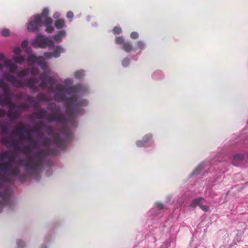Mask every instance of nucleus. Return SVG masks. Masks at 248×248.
I'll return each mask as SVG.
<instances>
[{
  "mask_svg": "<svg viewBox=\"0 0 248 248\" xmlns=\"http://www.w3.org/2000/svg\"><path fill=\"white\" fill-rule=\"evenodd\" d=\"M156 206L158 209H162L164 208V205L161 203H157Z\"/></svg>",
  "mask_w": 248,
  "mask_h": 248,
  "instance_id": "obj_47",
  "label": "nucleus"
},
{
  "mask_svg": "<svg viewBox=\"0 0 248 248\" xmlns=\"http://www.w3.org/2000/svg\"><path fill=\"white\" fill-rule=\"evenodd\" d=\"M49 14V11L47 8H45L42 12L41 15H38L41 17L42 22H44L45 20L47 18H51L48 16Z\"/></svg>",
  "mask_w": 248,
  "mask_h": 248,
  "instance_id": "obj_20",
  "label": "nucleus"
},
{
  "mask_svg": "<svg viewBox=\"0 0 248 248\" xmlns=\"http://www.w3.org/2000/svg\"><path fill=\"white\" fill-rule=\"evenodd\" d=\"M31 45L35 48H45L54 46V44L49 37L38 34L32 41Z\"/></svg>",
  "mask_w": 248,
  "mask_h": 248,
  "instance_id": "obj_10",
  "label": "nucleus"
},
{
  "mask_svg": "<svg viewBox=\"0 0 248 248\" xmlns=\"http://www.w3.org/2000/svg\"><path fill=\"white\" fill-rule=\"evenodd\" d=\"M1 140L3 145H9L16 150H21V151L26 155V159L24 161L23 165L26 170L33 176L39 175V171L46 156L49 155H55L56 153L54 150L47 151L45 148L38 150L33 155H31L30 154L32 152V149L30 146H26L21 149L18 141L12 140L10 141L8 138L5 136L2 137Z\"/></svg>",
  "mask_w": 248,
  "mask_h": 248,
  "instance_id": "obj_1",
  "label": "nucleus"
},
{
  "mask_svg": "<svg viewBox=\"0 0 248 248\" xmlns=\"http://www.w3.org/2000/svg\"><path fill=\"white\" fill-rule=\"evenodd\" d=\"M3 65L9 69V72L10 73H16L17 66L16 64L12 63L11 60L5 59L4 60Z\"/></svg>",
  "mask_w": 248,
  "mask_h": 248,
  "instance_id": "obj_13",
  "label": "nucleus"
},
{
  "mask_svg": "<svg viewBox=\"0 0 248 248\" xmlns=\"http://www.w3.org/2000/svg\"><path fill=\"white\" fill-rule=\"evenodd\" d=\"M73 87L69 88L72 89ZM57 92L54 95L55 101L61 102L64 101L65 103V113L70 117H73L75 113L81 114L83 110H78L79 107L85 106L87 104L86 100L81 99L78 96L66 97L65 92L68 91L69 89L65 88L63 85L58 84L56 86Z\"/></svg>",
  "mask_w": 248,
  "mask_h": 248,
  "instance_id": "obj_2",
  "label": "nucleus"
},
{
  "mask_svg": "<svg viewBox=\"0 0 248 248\" xmlns=\"http://www.w3.org/2000/svg\"><path fill=\"white\" fill-rule=\"evenodd\" d=\"M152 138V135H146L144 136L142 140L144 143H147Z\"/></svg>",
  "mask_w": 248,
  "mask_h": 248,
  "instance_id": "obj_33",
  "label": "nucleus"
},
{
  "mask_svg": "<svg viewBox=\"0 0 248 248\" xmlns=\"http://www.w3.org/2000/svg\"><path fill=\"white\" fill-rule=\"evenodd\" d=\"M64 52L63 48L61 46H56L52 53L53 57L54 58H58L60 57L61 53Z\"/></svg>",
  "mask_w": 248,
  "mask_h": 248,
  "instance_id": "obj_16",
  "label": "nucleus"
},
{
  "mask_svg": "<svg viewBox=\"0 0 248 248\" xmlns=\"http://www.w3.org/2000/svg\"><path fill=\"white\" fill-rule=\"evenodd\" d=\"M4 58V55L2 53H0V60H2Z\"/></svg>",
  "mask_w": 248,
  "mask_h": 248,
  "instance_id": "obj_50",
  "label": "nucleus"
},
{
  "mask_svg": "<svg viewBox=\"0 0 248 248\" xmlns=\"http://www.w3.org/2000/svg\"><path fill=\"white\" fill-rule=\"evenodd\" d=\"M17 245L20 247H24L25 245L24 242L21 240H18L17 242Z\"/></svg>",
  "mask_w": 248,
  "mask_h": 248,
  "instance_id": "obj_44",
  "label": "nucleus"
},
{
  "mask_svg": "<svg viewBox=\"0 0 248 248\" xmlns=\"http://www.w3.org/2000/svg\"><path fill=\"white\" fill-rule=\"evenodd\" d=\"M8 116L10 119H16L18 117V114L16 112L10 111L8 113Z\"/></svg>",
  "mask_w": 248,
  "mask_h": 248,
  "instance_id": "obj_25",
  "label": "nucleus"
},
{
  "mask_svg": "<svg viewBox=\"0 0 248 248\" xmlns=\"http://www.w3.org/2000/svg\"><path fill=\"white\" fill-rule=\"evenodd\" d=\"M123 49L126 52H129L133 50V46L132 43L129 42H126L124 43Z\"/></svg>",
  "mask_w": 248,
  "mask_h": 248,
  "instance_id": "obj_18",
  "label": "nucleus"
},
{
  "mask_svg": "<svg viewBox=\"0 0 248 248\" xmlns=\"http://www.w3.org/2000/svg\"><path fill=\"white\" fill-rule=\"evenodd\" d=\"M65 26V21L63 19H59L55 21V26L58 29H61Z\"/></svg>",
  "mask_w": 248,
  "mask_h": 248,
  "instance_id": "obj_19",
  "label": "nucleus"
},
{
  "mask_svg": "<svg viewBox=\"0 0 248 248\" xmlns=\"http://www.w3.org/2000/svg\"><path fill=\"white\" fill-rule=\"evenodd\" d=\"M136 145L137 146L141 147L142 146H145V143L143 142V140H139L136 142Z\"/></svg>",
  "mask_w": 248,
  "mask_h": 248,
  "instance_id": "obj_39",
  "label": "nucleus"
},
{
  "mask_svg": "<svg viewBox=\"0 0 248 248\" xmlns=\"http://www.w3.org/2000/svg\"><path fill=\"white\" fill-rule=\"evenodd\" d=\"M1 34L2 36H3L4 37L8 36L10 34L9 30L7 29H4L2 30L1 32Z\"/></svg>",
  "mask_w": 248,
  "mask_h": 248,
  "instance_id": "obj_32",
  "label": "nucleus"
},
{
  "mask_svg": "<svg viewBox=\"0 0 248 248\" xmlns=\"http://www.w3.org/2000/svg\"><path fill=\"white\" fill-rule=\"evenodd\" d=\"M37 99L40 101H45L46 100V97L43 93H39L36 96Z\"/></svg>",
  "mask_w": 248,
  "mask_h": 248,
  "instance_id": "obj_27",
  "label": "nucleus"
},
{
  "mask_svg": "<svg viewBox=\"0 0 248 248\" xmlns=\"http://www.w3.org/2000/svg\"><path fill=\"white\" fill-rule=\"evenodd\" d=\"M60 16V14L59 13H55L54 15H53V17L54 18H57L58 17H59Z\"/></svg>",
  "mask_w": 248,
  "mask_h": 248,
  "instance_id": "obj_48",
  "label": "nucleus"
},
{
  "mask_svg": "<svg viewBox=\"0 0 248 248\" xmlns=\"http://www.w3.org/2000/svg\"><path fill=\"white\" fill-rule=\"evenodd\" d=\"M28 45V42L27 40H24L21 43V46L23 48H26Z\"/></svg>",
  "mask_w": 248,
  "mask_h": 248,
  "instance_id": "obj_42",
  "label": "nucleus"
},
{
  "mask_svg": "<svg viewBox=\"0 0 248 248\" xmlns=\"http://www.w3.org/2000/svg\"><path fill=\"white\" fill-rule=\"evenodd\" d=\"M29 72L30 71L29 69H22L18 73L17 77L19 78H23L27 76Z\"/></svg>",
  "mask_w": 248,
  "mask_h": 248,
  "instance_id": "obj_22",
  "label": "nucleus"
},
{
  "mask_svg": "<svg viewBox=\"0 0 248 248\" xmlns=\"http://www.w3.org/2000/svg\"><path fill=\"white\" fill-rule=\"evenodd\" d=\"M13 59L16 62L19 64L22 63L25 61L24 57L21 55L14 56Z\"/></svg>",
  "mask_w": 248,
  "mask_h": 248,
  "instance_id": "obj_21",
  "label": "nucleus"
},
{
  "mask_svg": "<svg viewBox=\"0 0 248 248\" xmlns=\"http://www.w3.org/2000/svg\"><path fill=\"white\" fill-rule=\"evenodd\" d=\"M233 158L235 160H241L243 158V155L241 154H237L233 156Z\"/></svg>",
  "mask_w": 248,
  "mask_h": 248,
  "instance_id": "obj_36",
  "label": "nucleus"
},
{
  "mask_svg": "<svg viewBox=\"0 0 248 248\" xmlns=\"http://www.w3.org/2000/svg\"><path fill=\"white\" fill-rule=\"evenodd\" d=\"M44 125V123L42 121H40L33 127V130L36 133H40Z\"/></svg>",
  "mask_w": 248,
  "mask_h": 248,
  "instance_id": "obj_17",
  "label": "nucleus"
},
{
  "mask_svg": "<svg viewBox=\"0 0 248 248\" xmlns=\"http://www.w3.org/2000/svg\"><path fill=\"white\" fill-rule=\"evenodd\" d=\"M21 50L19 47H16L14 49V53L17 56L20 55Z\"/></svg>",
  "mask_w": 248,
  "mask_h": 248,
  "instance_id": "obj_38",
  "label": "nucleus"
},
{
  "mask_svg": "<svg viewBox=\"0 0 248 248\" xmlns=\"http://www.w3.org/2000/svg\"><path fill=\"white\" fill-rule=\"evenodd\" d=\"M46 132L48 135L53 136V138H44L43 136L41 137V144L45 147L47 151L54 150L55 149H50L49 146L52 144L56 145L57 147L63 149L65 147V142L62 138L59 133H55L54 130L52 126H47L46 129Z\"/></svg>",
  "mask_w": 248,
  "mask_h": 248,
  "instance_id": "obj_7",
  "label": "nucleus"
},
{
  "mask_svg": "<svg viewBox=\"0 0 248 248\" xmlns=\"http://www.w3.org/2000/svg\"><path fill=\"white\" fill-rule=\"evenodd\" d=\"M0 89L3 92L0 96V106H10L12 105L11 89L4 79H0Z\"/></svg>",
  "mask_w": 248,
  "mask_h": 248,
  "instance_id": "obj_9",
  "label": "nucleus"
},
{
  "mask_svg": "<svg viewBox=\"0 0 248 248\" xmlns=\"http://www.w3.org/2000/svg\"><path fill=\"white\" fill-rule=\"evenodd\" d=\"M139 36V34L135 31H133L130 34V37L133 39H137Z\"/></svg>",
  "mask_w": 248,
  "mask_h": 248,
  "instance_id": "obj_37",
  "label": "nucleus"
},
{
  "mask_svg": "<svg viewBox=\"0 0 248 248\" xmlns=\"http://www.w3.org/2000/svg\"><path fill=\"white\" fill-rule=\"evenodd\" d=\"M201 209L203 211L206 212L208 210V207L206 205H204L201 203L199 206Z\"/></svg>",
  "mask_w": 248,
  "mask_h": 248,
  "instance_id": "obj_41",
  "label": "nucleus"
},
{
  "mask_svg": "<svg viewBox=\"0 0 248 248\" xmlns=\"http://www.w3.org/2000/svg\"><path fill=\"white\" fill-rule=\"evenodd\" d=\"M74 15L73 12L71 11H69L67 13L66 17L67 18H72L73 17Z\"/></svg>",
  "mask_w": 248,
  "mask_h": 248,
  "instance_id": "obj_43",
  "label": "nucleus"
},
{
  "mask_svg": "<svg viewBox=\"0 0 248 248\" xmlns=\"http://www.w3.org/2000/svg\"><path fill=\"white\" fill-rule=\"evenodd\" d=\"M14 134L16 136H19L21 140L28 142L32 147L35 148L38 145V142L35 140L30 132V129L24 126L23 123L19 124V127L15 129Z\"/></svg>",
  "mask_w": 248,
  "mask_h": 248,
  "instance_id": "obj_8",
  "label": "nucleus"
},
{
  "mask_svg": "<svg viewBox=\"0 0 248 248\" xmlns=\"http://www.w3.org/2000/svg\"><path fill=\"white\" fill-rule=\"evenodd\" d=\"M2 76L4 79L11 83L13 86L16 88L27 87L33 93H36L38 91V86L36 85L39 82L38 78L37 77H34L25 79L23 82L18 80L14 76L7 72H3Z\"/></svg>",
  "mask_w": 248,
  "mask_h": 248,
  "instance_id": "obj_6",
  "label": "nucleus"
},
{
  "mask_svg": "<svg viewBox=\"0 0 248 248\" xmlns=\"http://www.w3.org/2000/svg\"><path fill=\"white\" fill-rule=\"evenodd\" d=\"M115 43L118 45L123 44L124 43V39L122 36L117 37L115 38Z\"/></svg>",
  "mask_w": 248,
  "mask_h": 248,
  "instance_id": "obj_30",
  "label": "nucleus"
},
{
  "mask_svg": "<svg viewBox=\"0 0 248 248\" xmlns=\"http://www.w3.org/2000/svg\"><path fill=\"white\" fill-rule=\"evenodd\" d=\"M43 22L41 17L39 15L33 16L32 20L31 21L27 26V29L29 31H36L38 28L42 26Z\"/></svg>",
  "mask_w": 248,
  "mask_h": 248,
  "instance_id": "obj_11",
  "label": "nucleus"
},
{
  "mask_svg": "<svg viewBox=\"0 0 248 248\" xmlns=\"http://www.w3.org/2000/svg\"><path fill=\"white\" fill-rule=\"evenodd\" d=\"M48 108L54 112L50 114H47L46 111L43 109H41L37 111L34 112L33 115L35 117L39 119L46 118L48 122H56L60 123H65L66 122L65 116L61 111L60 107H56L55 104L52 103L48 107Z\"/></svg>",
  "mask_w": 248,
  "mask_h": 248,
  "instance_id": "obj_5",
  "label": "nucleus"
},
{
  "mask_svg": "<svg viewBox=\"0 0 248 248\" xmlns=\"http://www.w3.org/2000/svg\"><path fill=\"white\" fill-rule=\"evenodd\" d=\"M28 62L30 66H33L36 63L43 70V72L40 76L41 82L39 84V87L43 89H47L50 91L52 90L56 81L53 77L49 76L47 64L44 61V58L42 56L37 57L35 54H31L28 56Z\"/></svg>",
  "mask_w": 248,
  "mask_h": 248,
  "instance_id": "obj_3",
  "label": "nucleus"
},
{
  "mask_svg": "<svg viewBox=\"0 0 248 248\" xmlns=\"http://www.w3.org/2000/svg\"><path fill=\"white\" fill-rule=\"evenodd\" d=\"M202 200V198H199L195 199L193 200L192 202L190 204V206L194 207L195 206H200L201 204V201Z\"/></svg>",
  "mask_w": 248,
  "mask_h": 248,
  "instance_id": "obj_24",
  "label": "nucleus"
},
{
  "mask_svg": "<svg viewBox=\"0 0 248 248\" xmlns=\"http://www.w3.org/2000/svg\"><path fill=\"white\" fill-rule=\"evenodd\" d=\"M130 63V60L128 58H125L122 61V65L124 67H127Z\"/></svg>",
  "mask_w": 248,
  "mask_h": 248,
  "instance_id": "obj_31",
  "label": "nucleus"
},
{
  "mask_svg": "<svg viewBox=\"0 0 248 248\" xmlns=\"http://www.w3.org/2000/svg\"><path fill=\"white\" fill-rule=\"evenodd\" d=\"M6 115V111L5 110L0 109V117H4Z\"/></svg>",
  "mask_w": 248,
  "mask_h": 248,
  "instance_id": "obj_46",
  "label": "nucleus"
},
{
  "mask_svg": "<svg viewBox=\"0 0 248 248\" xmlns=\"http://www.w3.org/2000/svg\"><path fill=\"white\" fill-rule=\"evenodd\" d=\"M10 203L11 200L9 196L5 192H0V212H1L4 206L9 205Z\"/></svg>",
  "mask_w": 248,
  "mask_h": 248,
  "instance_id": "obj_12",
  "label": "nucleus"
},
{
  "mask_svg": "<svg viewBox=\"0 0 248 248\" xmlns=\"http://www.w3.org/2000/svg\"><path fill=\"white\" fill-rule=\"evenodd\" d=\"M19 108L20 109H27L28 108V107L26 104H22L19 106Z\"/></svg>",
  "mask_w": 248,
  "mask_h": 248,
  "instance_id": "obj_45",
  "label": "nucleus"
},
{
  "mask_svg": "<svg viewBox=\"0 0 248 248\" xmlns=\"http://www.w3.org/2000/svg\"><path fill=\"white\" fill-rule=\"evenodd\" d=\"M14 160L12 159L10 152L5 151L0 153V171L4 174L18 177L19 180L23 181L25 177L20 175V170L17 166L12 167Z\"/></svg>",
  "mask_w": 248,
  "mask_h": 248,
  "instance_id": "obj_4",
  "label": "nucleus"
},
{
  "mask_svg": "<svg viewBox=\"0 0 248 248\" xmlns=\"http://www.w3.org/2000/svg\"><path fill=\"white\" fill-rule=\"evenodd\" d=\"M61 133L65 135L67 138L70 136V132L66 126H63L61 129Z\"/></svg>",
  "mask_w": 248,
  "mask_h": 248,
  "instance_id": "obj_23",
  "label": "nucleus"
},
{
  "mask_svg": "<svg viewBox=\"0 0 248 248\" xmlns=\"http://www.w3.org/2000/svg\"><path fill=\"white\" fill-rule=\"evenodd\" d=\"M4 66L3 65V64H1L0 63V71H2V67Z\"/></svg>",
  "mask_w": 248,
  "mask_h": 248,
  "instance_id": "obj_51",
  "label": "nucleus"
},
{
  "mask_svg": "<svg viewBox=\"0 0 248 248\" xmlns=\"http://www.w3.org/2000/svg\"><path fill=\"white\" fill-rule=\"evenodd\" d=\"M144 44L143 42L139 41L136 43V49H142L144 47Z\"/></svg>",
  "mask_w": 248,
  "mask_h": 248,
  "instance_id": "obj_26",
  "label": "nucleus"
},
{
  "mask_svg": "<svg viewBox=\"0 0 248 248\" xmlns=\"http://www.w3.org/2000/svg\"><path fill=\"white\" fill-rule=\"evenodd\" d=\"M30 73L31 74L36 76L38 75L39 73V70L38 68L33 67L31 69Z\"/></svg>",
  "mask_w": 248,
  "mask_h": 248,
  "instance_id": "obj_28",
  "label": "nucleus"
},
{
  "mask_svg": "<svg viewBox=\"0 0 248 248\" xmlns=\"http://www.w3.org/2000/svg\"><path fill=\"white\" fill-rule=\"evenodd\" d=\"M53 20L51 18H47L43 22V24L46 26V31L48 33H51L54 31V27L52 24Z\"/></svg>",
  "mask_w": 248,
  "mask_h": 248,
  "instance_id": "obj_14",
  "label": "nucleus"
},
{
  "mask_svg": "<svg viewBox=\"0 0 248 248\" xmlns=\"http://www.w3.org/2000/svg\"><path fill=\"white\" fill-rule=\"evenodd\" d=\"M26 100L28 102H29L31 104H34L35 103L34 98L32 96H30V95H28L27 96Z\"/></svg>",
  "mask_w": 248,
  "mask_h": 248,
  "instance_id": "obj_35",
  "label": "nucleus"
},
{
  "mask_svg": "<svg viewBox=\"0 0 248 248\" xmlns=\"http://www.w3.org/2000/svg\"><path fill=\"white\" fill-rule=\"evenodd\" d=\"M22 95H23V94H22V93H21V94H19V98H21V97H22Z\"/></svg>",
  "mask_w": 248,
  "mask_h": 248,
  "instance_id": "obj_52",
  "label": "nucleus"
},
{
  "mask_svg": "<svg viewBox=\"0 0 248 248\" xmlns=\"http://www.w3.org/2000/svg\"><path fill=\"white\" fill-rule=\"evenodd\" d=\"M44 55L46 59H50L53 57L52 52H45Z\"/></svg>",
  "mask_w": 248,
  "mask_h": 248,
  "instance_id": "obj_40",
  "label": "nucleus"
},
{
  "mask_svg": "<svg viewBox=\"0 0 248 248\" xmlns=\"http://www.w3.org/2000/svg\"><path fill=\"white\" fill-rule=\"evenodd\" d=\"M122 32V30L120 28L115 27L113 29V32L115 34H119Z\"/></svg>",
  "mask_w": 248,
  "mask_h": 248,
  "instance_id": "obj_34",
  "label": "nucleus"
},
{
  "mask_svg": "<svg viewBox=\"0 0 248 248\" xmlns=\"http://www.w3.org/2000/svg\"><path fill=\"white\" fill-rule=\"evenodd\" d=\"M66 36V32L65 31L62 30L59 31L57 34L53 36V39L54 41L57 42H61L62 38Z\"/></svg>",
  "mask_w": 248,
  "mask_h": 248,
  "instance_id": "obj_15",
  "label": "nucleus"
},
{
  "mask_svg": "<svg viewBox=\"0 0 248 248\" xmlns=\"http://www.w3.org/2000/svg\"><path fill=\"white\" fill-rule=\"evenodd\" d=\"M75 75H76V76L77 78H80V75H81V73L80 72L78 71V72L76 73Z\"/></svg>",
  "mask_w": 248,
  "mask_h": 248,
  "instance_id": "obj_49",
  "label": "nucleus"
},
{
  "mask_svg": "<svg viewBox=\"0 0 248 248\" xmlns=\"http://www.w3.org/2000/svg\"><path fill=\"white\" fill-rule=\"evenodd\" d=\"M1 130V133L3 135H6L7 134L8 127L7 125H1L0 127Z\"/></svg>",
  "mask_w": 248,
  "mask_h": 248,
  "instance_id": "obj_29",
  "label": "nucleus"
}]
</instances>
